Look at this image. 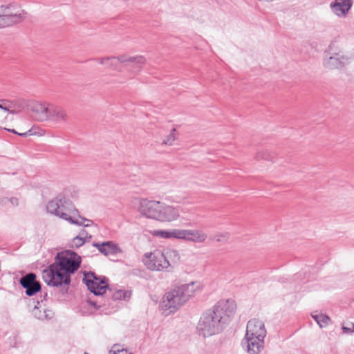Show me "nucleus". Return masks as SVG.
<instances>
[{"instance_id":"nucleus-32","label":"nucleus","mask_w":354,"mask_h":354,"mask_svg":"<svg viewBox=\"0 0 354 354\" xmlns=\"http://www.w3.org/2000/svg\"><path fill=\"white\" fill-rule=\"evenodd\" d=\"M344 333L350 334L354 333V324L350 323L348 326H342Z\"/></svg>"},{"instance_id":"nucleus-36","label":"nucleus","mask_w":354,"mask_h":354,"mask_svg":"<svg viewBox=\"0 0 354 354\" xmlns=\"http://www.w3.org/2000/svg\"><path fill=\"white\" fill-rule=\"evenodd\" d=\"M32 129H33V132L35 133H33V135L42 136V135L44 134V133H41V132H38V131H36V129H35L34 127H32Z\"/></svg>"},{"instance_id":"nucleus-18","label":"nucleus","mask_w":354,"mask_h":354,"mask_svg":"<svg viewBox=\"0 0 354 354\" xmlns=\"http://www.w3.org/2000/svg\"><path fill=\"white\" fill-rule=\"evenodd\" d=\"M51 104L35 102L32 106V111L35 113V118L40 122L48 120Z\"/></svg>"},{"instance_id":"nucleus-24","label":"nucleus","mask_w":354,"mask_h":354,"mask_svg":"<svg viewBox=\"0 0 354 354\" xmlns=\"http://www.w3.org/2000/svg\"><path fill=\"white\" fill-rule=\"evenodd\" d=\"M313 317L321 328L327 326L330 322V318L327 315L323 314L313 315Z\"/></svg>"},{"instance_id":"nucleus-35","label":"nucleus","mask_w":354,"mask_h":354,"mask_svg":"<svg viewBox=\"0 0 354 354\" xmlns=\"http://www.w3.org/2000/svg\"><path fill=\"white\" fill-rule=\"evenodd\" d=\"M0 109H3L5 111H8L10 113H14V111H10L7 107L3 106L2 104H0Z\"/></svg>"},{"instance_id":"nucleus-6","label":"nucleus","mask_w":354,"mask_h":354,"mask_svg":"<svg viewBox=\"0 0 354 354\" xmlns=\"http://www.w3.org/2000/svg\"><path fill=\"white\" fill-rule=\"evenodd\" d=\"M26 18V12L16 5L0 6V28L19 24Z\"/></svg>"},{"instance_id":"nucleus-17","label":"nucleus","mask_w":354,"mask_h":354,"mask_svg":"<svg viewBox=\"0 0 354 354\" xmlns=\"http://www.w3.org/2000/svg\"><path fill=\"white\" fill-rule=\"evenodd\" d=\"M247 335L257 336L266 335L267 330L265 327L264 322L259 319H252L248 321L246 328Z\"/></svg>"},{"instance_id":"nucleus-10","label":"nucleus","mask_w":354,"mask_h":354,"mask_svg":"<svg viewBox=\"0 0 354 354\" xmlns=\"http://www.w3.org/2000/svg\"><path fill=\"white\" fill-rule=\"evenodd\" d=\"M202 288L203 286L199 281H192L174 287L184 304L187 303L196 292L201 291Z\"/></svg>"},{"instance_id":"nucleus-29","label":"nucleus","mask_w":354,"mask_h":354,"mask_svg":"<svg viewBox=\"0 0 354 354\" xmlns=\"http://www.w3.org/2000/svg\"><path fill=\"white\" fill-rule=\"evenodd\" d=\"M10 203L12 206H17L18 205V199L17 198L12 197L10 198H4L0 201V204L6 205L7 203Z\"/></svg>"},{"instance_id":"nucleus-33","label":"nucleus","mask_w":354,"mask_h":354,"mask_svg":"<svg viewBox=\"0 0 354 354\" xmlns=\"http://www.w3.org/2000/svg\"><path fill=\"white\" fill-rule=\"evenodd\" d=\"M256 158L257 159H268V154H267V152L266 151H261V152H259L257 154V156Z\"/></svg>"},{"instance_id":"nucleus-22","label":"nucleus","mask_w":354,"mask_h":354,"mask_svg":"<svg viewBox=\"0 0 354 354\" xmlns=\"http://www.w3.org/2000/svg\"><path fill=\"white\" fill-rule=\"evenodd\" d=\"M120 55L118 57L112 56V57H106L100 59H97L96 60L100 64L104 65L105 67L108 68H113L115 69L118 66V64L120 62Z\"/></svg>"},{"instance_id":"nucleus-27","label":"nucleus","mask_w":354,"mask_h":354,"mask_svg":"<svg viewBox=\"0 0 354 354\" xmlns=\"http://www.w3.org/2000/svg\"><path fill=\"white\" fill-rule=\"evenodd\" d=\"M229 239L228 233H218L210 237V239L216 242H225Z\"/></svg>"},{"instance_id":"nucleus-11","label":"nucleus","mask_w":354,"mask_h":354,"mask_svg":"<svg viewBox=\"0 0 354 354\" xmlns=\"http://www.w3.org/2000/svg\"><path fill=\"white\" fill-rule=\"evenodd\" d=\"M158 217V221L162 223H171L179 219L180 217V208L170 205L162 202V205Z\"/></svg>"},{"instance_id":"nucleus-25","label":"nucleus","mask_w":354,"mask_h":354,"mask_svg":"<svg viewBox=\"0 0 354 354\" xmlns=\"http://www.w3.org/2000/svg\"><path fill=\"white\" fill-rule=\"evenodd\" d=\"M176 129L173 128L170 133L162 141V145L171 146L176 139Z\"/></svg>"},{"instance_id":"nucleus-2","label":"nucleus","mask_w":354,"mask_h":354,"mask_svg":"<svg viewBox=\"0 0 354 354\" xmlns=\"http://www.w3.org/2000/svg\"><path fill=\"white\" fill-rule=\"evenodd\" d=\"M80 264L81 257L77 253L71 250L58 253L55 262L43 270V279L50 286L68 285L71 282L70 274L77 270Z\"/></svg>"},{"instance_id":"nucleus-12","label":"nucleus","mask_w":354,"mask_h":354,"mask_svg":"<svg viewBox=\"0 0 354 354\" xmlns=\"http://www.w3.org/2000/svg\"><path fill=\"white\" fill-rule=\"evenodd\" d=\"M266 335L252 336L245 334L244 341L246 344V351L249 354H259L264 348V339Z\"/></svg>"},{"instance_id":"nucleus-3","label":"nucleus","mask_w":354,"mask_h":354,"mask_svg":"<svg viewBox=\"0 0 354 354\" xmlns=\"http://www.w3.org/2000/svg\"><path fill=\"white\" fill-rule=\"evenodd\" d=\"M46 209L48 213L71 224L84 227H89L93 224L92 220L81 216L73 202L62 194L50 200L46 205Z\"/></svg>"},{"instance_id":"nucleus-14","label":"nucleus","mask_w":354,"mask_h":354,"mask_svg":"<svg viewBox=\"0 0 354 354\" xmlns=\"http://www.w3.org/2000/svg\"><path fill=\"white\" fill-rule=\"evenodd\" d=\"M20 284L26 289V294L28 296H32L41 290V284L36 280V274L33 272L22 277Z\"/></svg>"},{"instance_id":"nucleus-16","label":"nucleus","mask_w":354,"mask_h":354,"mask_svg":"<svg viewBox=\"0 0 354 354\" xmlns=\"http://www.w3.org/2000/svg\"><path fill=\"white\" fill-rule=\"evenodd\" d=\"M350 58L344 55L342 51L333 53L331 56L324 60V66L330 69L338 68L349 62Z\"/></svg>"},{"instance_id":"nucleus-20","label":"nucleus","mask_w":354,"mask_h":354,"mask_svg":"<svg viewBox=\"0 0 354 354\" xmlns=\"http://www.w3.org/2000/svg\"><path fill=\"white\" fill-rule=\"evenodd\" d=\"M93 246L96 248L99 252L105 256L115 254L120 252L118 245L113 241H105L102 243H93Z\"/></svg>"},{"instance_id":"nucleus-23","label":"nucleus","mask_w":354,"mask_h":354,"mask_svg":"<svg viewBox=\"0 0 354 354\" xmlns=\"http://www.w3.org/2000/svg\"><path fill=\"white\" fill-rule=\"evenodd\" d=\"M165 259L170 263V270L174 265L177 264L180 261V254L176 250H169L165 252Z\"/></svg>"},{"instance_id":"nucleus-37","label":"nucleus","mask_w":354,"mask_h":354,"mask_svg":"<svg viewBox=\"0 0 354 354\" xmlns=\"http://www.w3.org/2000/svg\"><path fill=\"white\" fill-rule=\"evenodd\" d=\"M9 131L17 134L18 133L15 129H8Z\"/></svg>"},{"instance_id":"nucleus-28","label":"nucleus","mask_w":354,"mask_h":354,"mask_svg":"<svg viewBox=\"0 0 354 354\" xmlns=\"http://www.w3.org/2000/svg\"><path fill=\"white\" fill-rule=\"evenodd\" d=\"M85 243H86L85 241H84L82 238L79 237L78 236H75L72 241H71V247L78 248L83 245Z\"/></svg>"},{"instance_id":"nucleus-30","label":"nucleus","mask_w":354,"mask_h":354,"mask_svg":"<svg viewBox=\"0 0 354 354\" xmlns=\"http://www.w3.org/2000/svg\"><path fill=\"white\" fill-rule=\"evenodd\" d=\"M79 237L82 238L86 242H89L92 236L89 234L85 230L82 229L79 234L77 235Z\"/></svg>"},{"instance_id":"nucleus-13","label":"nucleus","mask_w":354,"mask_h":354,"mask_svg":"<svg viewBox=\"0 0 354 354\" xmlns=\"http://www.w3.org/2000/svg\"><path fill=\"white\" fill-rule=\"evenodd\" d=\"M120 63L130 66L131 72L133 75L138 74L146 64V59L142 55L130 56L124 54L120 55Z\"/></svg>"},{"instance_id":"nucleus-8","label":"nucleus","mask_w":354,"mask_h":354,"mask_svg":"<svg viewBox=\"0 0 354 354\" xmlns=\"http://www.w3.org/2000/svg\"><path fill=\"white\" fill-rule=\"evenodd\" d=\"M146 267L153 271L169 272L170 263L165 259V252L155 250L153 252L146 253L143 259Z\"/></svg>"},{"instance_id":"nucleus-19","label":"nucleus","mask_w":354,"mask_h":354,"mask_svg":"<svg viewBox=\"0 0 354 354\" xmlns=\"http://www.w3.org/2000/svg\"><path fill=\"white\" fill-rule=\"evenodd\" d=\"M353 5V0H335L330 4L333 12L339 17H345Z\"/></svg>"},{"instance_id":"nucleus-26","label":"nucleus","mask_w":354,"mask_h":354,"mask_svg":"<svg viewBox=\"0 0 354 354\" xmlns=\"http://www.w3.org/2000/svg\"><path fill=\"white\" fill-rule=\"evenodd\" d=\"M130 297V293L127 291H124L122 290H118L115 291L114 293H113V295H112L113 299H114V300H119V299H125L127 297Z\"/></svg>"},{"instance_id":"nucleus-9","label":"nucleus","mask_w":354,"mask_h":354,"mask_svg":"<svg viewBox=\"0 0 354 354\" xmlns=\"http://www.w3.org/2000/svg\"><path fill=\"white\" fill-rule=\"evenodd\" d=\"M184 304L174 288L163 296L160 304V308L162 310V313L167 316L176 312Z\"/></svg>"},{"instance_id":"nucleus-4","label":"nucleus","mask_w":354,"mask_h":354,"mask_svg":"<svg viewBox=\"0 0 354 354\" xmlns=\"http://www.w3.org/2000/svg\"><path fill=\"white\" fill-rule=\"evenodd\" d=\"M152 235L162 239H176L194 243H203L207 239V234L201 230L179 229L158 230Z\"/></svg>"},{"instance_id":"nucleus-34","label":"nucleus","mask_w":354,"mask_h":354,"mask_svg":"<svg viewBox=\"0 0 354 354\" xmlns=\"http://www.w3.org/2000/svg\"><path fill=\"white\" fill-rule=\"evenodd\" d=\"M33 133H35L33 132V129H30L28 131H27L26 132L21 133H18L17 134L22 137H27L28 136H32Z\"/></svg>"},{"instance_id":"nucleus-1","label":"nucleus","mask_w":354,"mask_h":354,"mask_svg":"<svg viewBox=\"0 0 354 354\" xmlns=\"http://www.w3.org/2000/svg\"><path fill=\"white\" fill-rule=\"evenodd\" d=\"M236 310V304L231 299H221L214 307L201 317L197 325L198 333L208 337L221 333L230 320Z\"/></svg>"},{"instance_id":"nucleus-31","label":"nucleus","mask_w":354,"mask_h":354,"mask_svg":"<svg viewBox=\"0 0 354 354\" xmlns=\"http://www.w3.org/2000/svg\"><path fill=\"white\" fill-rule=\"evenodd\" d=\"M127 348H124L120 344H114L109 351V354H118L120 353V351H124Z\"/></svg>"},{"instance_id":"nucleus-5","label":"nucleus","mask_w":354,"mask_h":354,"mask_svg":"<svg viewBox=\"0 0 354 354\" xmlns=\"http://www.w3.org/2000/svg\"><path fill=\"white\" fill-rule=\"evenodd\" d=\"M83 281L87 286L88 289L95 296H101L100 300L92 301L91 299L88 300L90 305L96 308L106 305L105 299L103 295L106 293L109 289L107 279L105 277H97L94 272H85L84 274Z\"/></svg>"},{"instance_id":"nucleus-15","label":"nucleus","mask_w":354,"mask_h":354,"mask_svg":"<svg viewBox=\"0 0 354 354\" xmlns=\"http://www.w3.org/2000/svg\"><path fill=\"white\" fill-rule=\"evenodd\" d=\"M48 120L55 124H62L67 122L68 115L67 111L62 106L51 104L50 105V112Z\"/></svg>"},{"instance_id":"nucleus-7","label":"nucleus","mask_w":354,"mask_h":354,"mask_svg":"<svg viewBox=\"0 0 354 354\" xmlns=\"http://www.w3.org/2000/svg\"><path fill=\"white\" fill-rule=\"evenodd\" d=\"M135 204L140 214L147 218L158 220L162 201L149 200L147 198H136Z\"/></svg>"},{"instance_id":"nucleus-21","label":"nucleus","mask_w":354,"mask_h":354,"mask_svg":"<svg viewBox=\"0 0 354 354\" xmlns=\"http://www.w3.org/2000/svg\"><path fill=\"white\" fill-rule=\"evenodd\" d=\"M32 313L35 318L39 320L50 319L53 316L52 310L43 307L39 301L37 305L34 307Z\"/></svg>"}]
</instances>
